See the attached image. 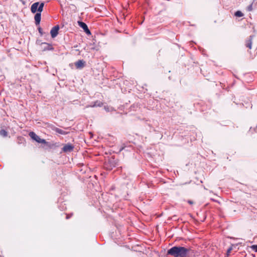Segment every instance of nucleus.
Wrapping results in <instances>:
<instances>
[{
  "label": "nucleus",
  "instance_id": "39448f33",
  "mask_svg": "<svg viewBox=\"0 0 257 257\" xmlns=\"http://www.w3.org/2000/svg\"><path fill=\"white\" fill-rule=\"evenodd\" d=\"M59 30V26H56L54 27L51 30L50 33L52 38H55L56 37L58 33V31Z\"/></svg>",
  "mask_w": 257,
  "mask_h": 257
},
{
  "label": "nucleus",
  "instance_id": "f8f14e48",
  "mask_svg": "<svg viewBox=\"0 0 257 257\" xmlns=\"http://www.w3.org/2000/svg\"><path fill=\"white\" fill-rule=\"evenodd\" d=\"M56 132H57L58 133L60 134H64L63 131L60 129L56 128Z\"/></svg>",
  "mask_w": 257,
  "mask_h": 257
},
{
  "label": "nucleus",
  "instance_id": "f03ea898",
  "mask_svg": "<svg viewBox=\"0 0 257 257\" xmlns=\"http://www.w3.org/2000/svg\"><path fill=\"white\" fill-rule=\"evenodd\" d=\"M44 6V3H39L36 2L34 3L31 7V11L32 13H36L37 11L41 13L43 11V7Z\"/></svg>",
  "mask_w": 257,
  "mask_h": 257
},
{
  "label": "nucleus",
  "instance_id": "7ed1b4c3",
  "mask_svg": "<svg viewBox=\"0 0 257 257\" xmlns=\"http://www.w3.org/2000/svg\"><path fill=\"white\" fill-rule=\"evenodd\" d=\"M29 136L31 138L36 141L38 143L41 144H46V142L45 140L41 139L38 136H37L34 132H30L29 134Z\"/></svg>",
  "mask_w": 257,
  "mask_h": 257
},
{
  "label": "nucleus",
  "instance_id": "ddd939ff",
  "mask_svg": "<svg viewBox=\"0 0 257 257\" xmlns=\"http://www.w3.org/2000/svg\"><path fill=\"white\" fill-rule=\"evenodd\" d=\"M247 47H248L249 49L251 48V43L250 42L249 44L247 45Z\"/></svg>",
  "mask_w": 257,
  "mask_h": 257
},
{
  "label": "nucleus",
  "instance_id": "9d476101",
  "mask_svg": "<svg viewBox=\"0 0 257 257\" xmlns=\"http://www.w3.org/2000/svg\"><path fill=\"white\" fill-rule=\"evenodd\" d=\"M0 135L4 137H6L7 135V133L4 130H2L0 132Z\"/></svg>",
  "mask_w": 257,
  "mask_h": 257
},
{
  "label": "nucleus",
  "instance_id": "9b49d317",
  "mask_svg": "<svg viewBox=\"0 0 257 257\" xmlns=\"http://www.w3.org/2000/svg\"><path fill=\"white\" fill-rule=\"evenodd\" d=\"M250 248L254 251L257 252V245H252L250 246Z\"/></svg>",
  "mask_w": 257,
  "mask_h": 257
},
{
  "label": "nucleus",
  "instance_id": "dca6fc26",
  "mask_svg": "<svg viewBox=\"0 0 257 257\" xmlns=\"http://www.w3.org/2000/svg\"><path fill=\"white\" fill-rule=\"evenodd\" d=\"M39 32L41 33V29H39Z\"/></svg>",
  "mask_w": 257,
  "mask_h": 257
},
{
  "label": "nucleus",
  "instance_id": "f257e3e1",
  "mask_svg": "<svg viewBox=\"0 0 257 257\" xmlns=\"http://www.w3.org/2000/svg\"><path fill=\"white\" fill-rule=\"evenodd\" d=\"M189 250L184 247L174 246L168 250V254L175 257H185Z\"/></svg>",
  "mask_w": 257,
  "mask_h": 257
},
{
  "label": "nucleus",
  "instance_id": "1a4fd4ad",
  "mask_svg": "<svg viewBox=\"0 0 257 257\" xmlns=\"http://www.w3.org/2000/svg\"><path fill=\"white\" fill-rule=\"evenodd\" d=\"M235 16L238 17H241L243 16L241 12L238 11L235 12Z\"/></svg>",
  "mask_w": 257,
  "mask_h": 257
},
{
  "label": "nucleus",
  "instance_id": "20e7f679",
  "mask_svg": "<svg viewBox=\"0 0 257 257\" xmlns=\"http://www.w3.org/2000/svg\"><path fill=\"white\" fill-rule=\"evenodd\" d=\"M78 24L79 26L83 29L84 32L87 34H88V35L91 34L90 31L88 29L87 26L86 25V24H85L84 23L82 22H78Z\"/></svg>",
  "mask_w": 257,
  "mask_h": 257
},
{
  "label": "nucleus",
  "instance_id": "6e6552de",
  "mask_svg": "<svg viewBox=\"0 0 257 257\" xmlns=\"http://www.w3.org/2000/svg\"><path fill=\"white\" fill-rule=\"evenodd\" d=\"M36 24H39L41 21V13H37L34 17Z\"/></svg>",
  "mask_w": 257,
  "mask_h": 257
},
{
  "label": "nucleus",
  "instance_id": "423d86ee",
  "mask_svg": "<svg viewBox=\"0 0 257 257\" xmlns=\"http://www.w3.org/2000/svg\"><path fill=\"white\" fill-rule=\"evenodd\" d=\"M85 62L83 60H79L75 63L77 68H81L84 66Z\"/></svg>",
  "mask_w": 257,
  "mask_h": 257
},
{
  "label": "nucleus",
  "instance_id": "2eb2a0df",
  "mask_svg": "<svg viewBox=\"0 0 257 257\" xmlns=\"http://www.w3.org/2000/svg\"><path fill=\"white\" fill-rule=\"evenodd\" d=\"M188 203L191 204H193V202L191 201H189Z\"/></svg>",
  "mask_w": 257,
  "mask_h": 257
},
{
  "label": "nucleus",
  "instance_id": "4468645a",
  "mask_svg": "<svg viewBox=\"0 0 257 257\" xmlns=\"http://www.w3.org/2000/svg\"><path fill=\"white\" fill-rule=\"evenodd\" d=\"M231 249H232V248H229V249L227 250V255H228V254L230 252V251H231Z\"/></svg>",
  "mask_w": 257,
  "mask_h": 257
},
{
  "label": "nucleus",
  "instance_id": "0eeeda50",
  "mask_svg": "<svg viewBox=\"0 0 257 257\" xmlns=\"http://www.w3.org/2000/svg\"><path fill=\"white\" fill-rule=\"evenodd\" d=\"M73 147L72 145L68 144L63 147V150L64 152H67L71 151L73 150Z\"/></svg>",
  "mask_w": 257,
  "mask_h": 257
}]
</instances>
